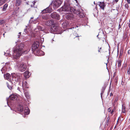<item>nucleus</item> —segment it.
Returning <instances> with one entry per match:
<instances>
[{
  "label": "nucleus",
  "mask_w": 130,
  "mask_h": 130,
  "mask_svg": "<svg viewBox=\"0 0 130 130\" xmlns=\"http://www.w3.org/2000/svg\"><path fill=\"white\" fill-rule=\"evenodd\" d=\"M61 11H64L66 12H71L79 15L80 18H83L84 16V14L83 12V10L81 8L77 10L75 8L71 7L70 5L65 4L64 6H62L60 9Z\"/></svg>",
  "instance_id": "nucleus-1"
},
{
  "label": "nucleus",
  "mask_w": 130,
  "mask_h": 130,
  "mask_svg": "<svg viewBox=\"0 0 130 130\" xmlns=\"http://www.w3.org/2000/svg\"><path fill=\"white\" fill-rule=\"evenodd\" d=\"M24 45L22 43L16 45L13 48V52L12 55L13 58L17 59L20 56L23 52Z\"/></svg>",
  "instance_id": "nucleus-2"
},
{
  "label": "nucleus",
  "mask_w": 130,
  "mask_h": 130,
  "mask_svg": "<svg viewBox=\"0 0 130 130\" xmlns=\"http://www.w3.org/2000/svg\"><path fill=\"white\" fill-rule=\"evenodd\" d=\"M46 24L48 25H54L53 27L50 28L51 32L52 33H53L54 31H58L61 28L58 27V25L57 23H55L54 21L52 20H51L50 21H47Z\"/></svg>",
  "instance_id": "nucleus-3"
},
{
  "label": "nucleus",
  "mask_w": 130,
  "mask_h": 130,
  "mask_svg": "<svg viewBox=\"0 0 130 130\" xmlns=\"http://www.w3.org/2000/svg\"><path fill=\"white\" fill-rule=\"evenodd\" d=\"M12 76V80L14 83L17 82H20L21 81L22 78V75L21 73H19L17 74L14 73L11 74Z\"/></svg>",
  "instance_id": "nucleus-4"
},
{
  "label": "nucleus",
  "mask_w": 130,
  "mask_h": 130,
  "mask_svg": "<svg viewBox=\"0 0 130 130\" xmlns=\"http://www.w3.org/2000/svg\"><path fill=\"white\" fill-rule=\"evenodd\" d=\"M16 66L18 67L19 70L21 72L25 71L26 69V66L23 63L18 62L16 63Z\"/></svg>",
  "instance_id": "nucleus-5"
},
{
  "label": "nucleus",
  "mask_w": 130,
  "mask_h": 130,
  "mask_svg": "<svg viewBox=\"0 0 130 130\" xmlns=\"http://www.w3.org/2000/svg\"><path fill=\"white\" fill-rule=\"evenodd\" d=\"M18 110L20 112H24L25 115H27L29 113V110L28 108L27 107L24 110L23 107L22 106H19V107Z\"/></svg>",
  "instance_id": "nucleus-6"
},
{
  "label": "nucleus",
  "mask_w": 130,
  "mask_h": 130,
  "mask_svg": "<svg viewBox=\"0 0 130 130\" xmlns=\"http://www.w3.org/2000/svg\"><path fill=\"white\" fill-rule=\"evenodd\" d=\"M62 3L61 0H56L54 1L53 3L54 7L56 8L59 7Z\"/></svg>",
  "instance_id": "nucleus-7"
},
{
  "label": "nucleus",
  "mask_w": 130,
  "mask_h": 130,
  "mask_svg": "<svg viewBox=\"0 0 130 130\" xmlns=\"http://www.w3.org/2000/svg\"><path fill=\"white\" fill-rule=\"evenodd\" d=\"M39 45V43L38 41L35 42L32 44V50L34 52L36 49H37Z\"/></svg>",
  "instance_id": "nucleus-8"
},
{
  "label": "nucleus",
  "mask_w": 130,
  "mask_h": 130,
  "mask_svg": "<svg viewBox=\"0 0 130 130\" xmlns=\"http://www.w3.org/2000/svg\"><path fill=\"white\" fill-rule=\"evenodd\" d=\"M51 17L53 18L59 20L60 19L59 15L56 12H54L51 14Z\"/></svg>",
  "instance_id": "nucleus-9"
},
{
  "label": "nucleus",
  "mask_w": 130,
  "mask_h": 130,
  "mask_svg": "<svg viewBox=\"0 0 130 130\" xmlns=\"http://www.w3.org/2000/svg\"><path fill=\"white\" fill-rule=\"evenodd\" d=\"M52 10V8L50 7H48L42 10V14L47 13H50L51 12Z\"/></svg>",
  "instance_id": "nucleus-10"
},
{
  "label": "nucleus",
  "mask_w": 130,
  "mask_h": 130,
  "mask_svg": "<svg viewBox=\"0 0 130 130\" xmlns=\"http://www.w3.org/2000/svg\"><path fill=\"white\" fill-rule=\"evenodd\" d=\"M52 10V8L50 7H48L42 10V14L47 13H50L51 12Z\"/></svg>",
  "instance_id": "nucleus-11"
},
{
  "label": "nucleus",
  "mask_w": 130,
  "mask_h": 130,
  "mask_svg": "<svg viewBox=\"0 0 130 130\" xmlns=\"http://www.w3.org/2000/svg\"><path fill=\"white\" fill-rule=\"evenodd\" d=\"M98 4L101 9L104 10V8L105 6L104 2H98Z\"/></svg>",
  "instance_id": "nucleus-12"
},
{
  "label": "nucleus",
  "mask_w": 130,
  "mask_h": 130,
  "mask_svg": "<svg viewBox=\"0 0 130 130\" xmlns=\"http://www.w3.org/2000/svg\"><path fill=\"white\" fill-rule=\"evenodd\" d=\"M73 17V15L71 13H67L66 15V18L68 20L72 19Z\"/></svg>",
  "instance_id": "nucleus-13"
},
{
  "label": "nucleus",
  "mask_w": 130,
  "mask_h": 130,
  "mask_svg": "<svg viewBox=\"0 0 130 130\" xmlns=\"http://www.w3.org/2000/svg\"><path fill=\"white\" fill-rule=\"evenodd\" d=\"M17 96L16 95H11L9 97V99L12 100L14 101L17 99Z\"/></svg>",
  "instance_id": "nucleus-14"
},
{
  "label": "nucleus",
  "mask_w": 130,
  "mask_h": 130,
  "mask_svg": "<svg viewBox=\"0 0 130 130\" xmlns=\"http://www.w3.org/2000/svg\"><path fill=\"white\" fill-rule=\"evenodd\" d=\"M4 76L5 79L7 80L10 79L11 75L9 73H7L4 75Z\"/></svg>",
  "instance_id": "nucleus-15"
},
{
  "label": "nucleus",
  "mask_w": 130,
  "mask_h": 130,
  "mask_svg": "<svg viewBox=\"0 0 130 130\" xmlns=\"http://www.w3.org/2000/svg\"><path fill=\"white\" fill-rule=\"evenodd\" d=\"M21 0H16L15 2L16 6H19L21 5Z\"/></svg>",
  "instance_id": "nucleus-16"
},
{
  "label": "nucleus",
  "mask_w": 130,
  "mask_h": 130,
  "mask_svg": "<svg viewBox=\"0 0 130 130\" xmlns=\"http://www.w3.org/2000/svg\"><path fill=\"white\" fill-rule=\"evenodd\" d=\"M29 72L28 71H26L24 73V76L25 77L27 78L29 76Z\"/></svg>",
  "instance_id": "nucleus-17"
},
{
  "label": "nucleus",
  "mask_w": 130,
  "mask_h": 130,
  "mask_svg": "<svg viewBox=\"0 0 130 130\" xmlns=\"http://www.w3.org/2000/svg\"><path fill=\"white\" fill-rule=\"evenodd\" d=\"M11 83H10V84H9L7 83V86L8 88L10 90H11L12 89V86L11 85Z\"/></svg>",
  "instance_id": "nucleus-18"
},
{
  "label": "nucleus",
  "mask_w": 130,
  "mask_h": 130,
  "mask_svg": "<svg viewBox=\"0 0 130 130\" xmlns=\"http://www.w3.org/2000/svg\"><path fill=\"white\" fill-rule=\"evenodd\" d=\"M126 107L123 105H122V112L125 113L126 112Z\"/></svg>",
  "instance_id": "nucleus-19"
},
{
  "label": "nucleus",
  "mask_w": 130,
  "mask_h": 130,
  "mask_svg": "<svg viewBox=\"0 0 130 130\" xmlns=\"http://www.w3.org/2000/svg\"><path fill=\"white\" fill-rule=\"evenodd\" d=\"M8 5L7 4H5L3 6V8L2 9L3 11H5Z\"/></svg>",
  "instance_id": "nucleus-20"
},
{
  "label": "nucleus",
  "mask_w": 130,
  "mask_h": 130,
  "mask_svg": "<svg viewBox=\"0 0 130 130\" xmlns=\"http://www.w3.org/2000/svg\"><path fill=\"white\" fill-rule=\"evenodd\" d=\"M105 88L106 87L105 86L103 87L102 88V92L101 93V98H102V97L103 94L104 93V91L105 90Z\"/></svg>",
  "instance_id": "nucleus-21"
},
{
  "label": "nucleus",
  "mask_w": 130,
  "mask_h": 130,
  "mask_svg": "<svg viewBox=\"0 0 130 130\" xmlns=\"http://www.w3.org/2000/svg\"><path fill=\"white\" fill-rule=\"evenodd\" d=\"M117 62H118V67L119 68H120L121 64L122 61L121 60H118Z\"/></svg>",
  "instance_id": "nucleus-22"
},
{
  "label": "nucleus",
  "mask_w": 130,
  "mask_h": 130,
  "mask_svg": "<svg viewBox=\"0 0 130 130\" xmlns=\"http://www.w3.org/2000/svg\"><path fill=\"white\" fill-rule=\"evenodd\" d=\"M24 92L26 97L27 99L29 98V97L28 93L27 92H25V91Z\"/></svg>",
  "instance_id": "nucleus-23"
},
{
  "label": "nucleus",
  "mask_w": 130,
  "mask_h": 130,
  "mask_svg": "<svg viewBox=\"0 0 130 130\" xmlns=\"http://www.w3.org/2000/svg\"><path fill=\"white\" fill-rule=\"evenodd\" d=\"M6 23V21L4 20H0V25L4 24Z\"/></svg>",
  "instance_id": "nucleus-24"
},
{
  "label": "nucleus",
  "mask_w": 130,
  "mask_h": 130,
  "mask_svg": "<svg viewBox=\"0 0 130 130\" xmlns=\"http://www.w3.org/2000/svg\"><path fill=\"white\" fill-rule=\"evenodd\" d=\"M6 0H0V6L5 3Z\"/></svg>",
  "instance_id": "nucleus-25"
},
{
  "label": "nucleus",
  "mask_w": 130,
  "mask_h": 130,
  "mask_svg": "<svg viewBox=\"0 0 130 130\" xmlns=\"http://www.w3.org/2000/svg\"><path fill=\"white\" fill-rule=\"evenodd\" d=\"M36 3V2L35 1H33L32 2H31L30 3V4H31V7H33L34 5Z\"/></svg>",
  "instance_id": "nucleus-26"
},
{
  "label": "nucleus",
  "mask_w": 130,
  "mask_h": 130,
  "mask_svg": "<svg viewBox=\"0 0 130 130\" xmlns=\"http://www.w3.org/2000/svg\"><path fill=\"white\" fill-rule=\"evenodd\" d=\"M27 84V82L26 81H24L22 82V85L23 86H26Z\"/></svg>",
  "instance_id": "nucleus-27"
},
{
  "label": "nucleus",
  "mask_w": 130,
  "mask_h": 130,
  "mask_svg": "<svg viewBox=\"0 0 130 130\" xmlns=\"http://www.w3.org/2000/svg\"><path fill=\"white\" fill-rule=\"evenodd\" d=\"M65 4H66L67 5H70V0H66V1L65 2Z\"/></svg>",
  "instance_id": "nucleus-28"
},
{
  "label": "nucleus",
  "mask_w": 130,
  "mask_h": 130,
  "mask_svg": "<svg viewBox=\"0 0 130 130\" xmlns=\"http://www.w3.org/2000/svg\"><path fill=\"white\" fill-rule=\"evenodd\" d=\"M7 52L8 51H7L6 53H5V55L7 56H10L11 55V54L10 53V52L9 53H8Z\"/></svg>",
  "instance_id": "nucleus-29"
},
{
  "label": "nucleus",
  "mask_w": 130,
  "mask_h": 130,
  "mask_svg": "<svg viewBox=\"0 0 130 130\" xmlns=\"http://www.w3.org/2000/svg\"><path fill=\"white\" fill-rule=\"evenodd\" d=\"M123 49H121L120 50V56H121L122 55V54L123 53Z\"/></svg>",
  "instance_id": "nucleus-30"
},
{
  "label": "nucleus",
  "mask_w": 130,
  "mask_h": 130,
  "mask_svg": "<svg viewBox=\"0 0 130 130\" xmlns=\"http://www.w3.org/2000/svg\"><path fill=\"white\" fill-rule=\"evenodd\" d=\"M98 35L97 36V37L99 38V40H102L103 42L104 41V40H105V39L104 38H99L98 37Z\"/></svg>",
  "instance_id": "nucleus-31"
},
{
  "label": "nucleus",
  "mask_w": 130,
  "mask_h": 130,
  "mask_svg": "<svg viewBox=\"0 0 130 130\" xmlns=\"http://www.w3.org/2000/svg\"><path fill=\"white\" fill-rule=\"evenodd\" d=\"M42 18L44 20H46L47 18V17H46V15H45V16L44 15H43L42 17Z\"/></svg>",
  "instance_id": "nucleus-32"
},
{
  "label": "nucleus",
  "mask_w": 130,
  "mask_h": 130,
  "mask_svg": "<svg viewBox=\"0 0 130 130\" xmlns=\"http://www.w3.org/2000/svg\"><path fill=\"white\" fill-rule=\"evenodd\" d=\"M125 8H128L129 7V6L127 4H126L125 5Z\"/></svg>",
  "instance_id": "nucleus-33"
},
{
  "label": "nucleus",
  "mask_w": 130,
  "mask_h": 130,
  "mask_svg": "<svg viewBox=\"0 0 130 130\" xmlns=\"http://www.w3.org/2000/svg\"><path fill=\"white\" fill-rule=\"evenodd\" d=\"M127 73L128 74H130V69L129 67V68L128 70H127Z\"/></svg>",
  "instance_id": "nucleus-34"
},
{
  "label": "nucleus",
  "mask_w": 130,
  "mask_h": 130,
  "mask_svg": "<svg viewBox=\"0 0 130 130\" xmlns=\"http://www.w3.org/2000/svg\"><path fill=\"white\" fill-rule=\"evenodd\" d=\"M37 28L39 30H41L42 29V27L40 26H38L37 27Z\"/></svg>",
  "instance_id": "nucleus-35"
},
{
  "label": "nucleus",
  "mask_w": 130,
  "mask_h": 130,
  "mask_svg": "<svg viewBox=\"0 0 130 130\" xmlns=\"http://www.w3.org/2000/svg\"><path fill=\"white\" fill-rule=\"evenodd\" d=\"M27 29L26 28L24 29V34H25L27 33Z\"/></svg>",
  "instance_id": "nucleus-36"
},
{
  "label": "nucleus",
  "mask_w": 130,
  "mask_h": 130,
  "mask_svg": "<svg viewBox=\"0 0 130 130\" xmlns=\"http://www.w3.org/2000/svg\"><path fill=\"white\" fill-rule=\"evenodd\" d=\"M43 52L42 51L40 50H39V51H38L37 52V53H43Z\"/></svg>",
  "instance_id": "nucleus-37"
},
{
  "label": "nucleus",
  "mask_w": 130,
  "mask_h": 130,
  "mask_svg": "<svg viewBox=\"0 0 130 130\" xmlns=\"http://www.w3.org/2000/svg\"><path fill=\"white\" fill-rule=\"evenodd\" d=\"M108 112H110V111H111V110L110 109V107L109 108H108Z\"/></svg>",
  "instance_id": "nucleus-38"
},
{
  "label": "nucleus",
  "mask_w": 130,
  "mask_h": 130,
  "mask_svg": "<svg viewBox=\"0 0 130 130\" xmlns=\"http://www.w3.org/2000/svg\"><path fill=\"white\" fill-rule=\"evenodd\" d=\"M127 1L128 4H129L130 3V0H127Z\"/></svg>",
  "instance_id": "nucleus-39"
},
{
  "label": "nucleus",
  "mask_w": 130,
  "mask_h": 130,
  "mask_svg": "<svg viewBox=\"0 0 130 130\" xmlns=\"http://www.w3.org/2000/svg\"><path fill=\"white\" fill-rule=\"evenodd\" d=\"M101 47H100V49L98 51L99 52H101Z\"/></svg>",
  "instance_id": "nucleus-40"
},
{
  "label": "nucleus",
  "mask_w": 130,
  "mask_h": 130,
  "mask_svg": "<svg viewBox=\"0 0 130 130\" xmlns=\"http://www.w3.org/2000/svg\"><path fill=\"white\" fill-rule=\"evenodd\" d=\"M17 89L19 91H20V92L21 91L20 90V88L19 87H18V89Z\"/></svg>",
  "instance_id": "nucleus-41"
},
{
  "label": "nucleus",
  "mask_w": 130,
  "mask_h": 130,
  "mask_svg": "<svg viewBox=\"0 0 130 130\" xmlns=\"http://www.w3.org/2000/svg\"><path fill=\"white\" fill-rule=\"evenodd\" d=\"M128 54H130V50H129L128 51Z\"/></svg>",
  "instance_id": "nucleus-42"
},
{
  "label": "nucleus",
  "mask_w": 130,
  "mask_h": 130,
  "mask_svg": "<svg viewBox=\"0 0 130 130\" xmlns=\"http://www.w3.org/2000/svg\"><path fill=\"white\" fill-rule=\"evenodd\" d=\"M113 95V94L112 93H111L110 94V96H112Z\"/></svg>",
  "instance_id": "nucleus-43"
},
{
  "label": "nucleus",
  "mask_w": 130,
  "mask_h": 130,
  "mask_svg": "<svg viewBox=\"0 0 130 130\" xmlns=\"http://www.w3.org/2000/svg\"><path fill=\"white\" fill-rule=\"evenodd\" d=\"M4 67H3V68H2V69L1 70V71H3V70H4ZM2 73H3V72H2Z\"/></svg>",
  "instance_id": "nucleus-44"
},
{
  "label": "nucleus",
  "mask_w": 130,
  "mask_h": 130,
  "mask_svg": "<svg viewBox=\"0 0 130 130\" xmlns=\"http://www.w3.org/2000/svg\"><path fill=\"white\" fill-rule=\"evenodd\" d=\"M118 1H119V0H115V2L116 3H117L118 2Z\"/></svg>",
  "instance_id": "nucleus-45"
},
{
  "label": "nucleus",
  "mask_w": 130,
  "mask_h": 130,
  "mask_svg": "<svg viewBox=\"0 0 130 130\" xmlns=\"http://www.w3.org/2000/svg\"><path fill=\"white\" fill-rule=\"evenodd\" d=\"M29 50H28V51H26V52H27V53H26V51H24V53L26 54V53H27V52H28Z\"/></svg>",
  "instance_id": "nucleus-46"
},
{
  "label": "nucleus",
  "mask_w": 130,
  "mask_h": 130,
  "mask_svg": "<svg viewBox=\"0 0 130 130\" xmlns=\"http://www.w3.org/2000/svg\"><path fill=\"white\" fill-rule=\"evenodd\" d=\"M113 112V110H112L111 112V114H112Z\"/></svg>",
  "instance_id": "nucleus-47"
},
{
  "label": "nucleus",
  "mask_w": 130,
  "mask_h": 130,
  "mask_svg": "<svg viewBox=\"0 0 130 130\" xmlns=\"http://www.w3.org/2000/svg\"><path fill=\"white\" fill-rule=\"evenodd\" d=\"M117 52L118 53L119 52V50L118 48V50H117Z\"/></svg>",
  "instance_id": "nucleus-48"
},
{
  "label": "nucleus",
  "mask_w": 130,
  "mask_h": 130,
  "mask_svg": "<svg viewBox=\"0 0 130 130\" xmlns=\"http://www.w3.org/2000/svg\"><path fill=\"white\" fill-rule=\"evenodd\" d=\"M120 24H119V27H120Z\"/></svg>",
  "instance_id": "nucleus-49"
},
{
  "label": "nucleus",
  "mask_w": 130,
  "mask_h": 130,
  "mask_svg": "<svg viewBox=\"0 0 130 130\" xmlns=\"http://www.w3.org/2000/svg\"><path fill=\"white\" fill-rule=\"evenodd\" d=\"M8 64V63H6V65H7V64Z\"/></svg>",
  "instance_id": "nucleus-50"
},
{
  "label": "nucleus",
  "mask_w": 130,
  "mask_h": 130,
  "mask_svg": "<svg viewBox=\"0 0 130 130\" xmlns=\"http://www.w3.org/2000/svg\"><path fill=\"white\" fill-rule=\"evenodd\" d=\"M3 36H4V37H4L5 34H4H4H3Z\"/></svg>",
  "instance_id": "nucleus-51"
},
{
  "label": "nucleus",
  "mask_w": 130,
  "mask_h": 130,
  "mask_svg": "<svg viewBox=\"0 0 130 130\" xmlns=\"http://www.w3.org/2000/svg\"><path fill=\"white\" fill-rule=\"evenodd\" d=\"M33 18V17H31V19H32Z\"/></svg>",
  "instance_id": "nucleus-52"
},
{
  "label": "nucleus",
  "mask_w": 130,
  "mask_h": 130,
  "mask_svg": "<svg viewBox=\"0 0 130 130\" xmlns=\"http://www.w3.org/2000/svg\"><path fill=\"white\" fill-rule=\"evenodd\" d=\"M126 66H127V65H126V64H125V67H126Z\"/></svg>",
  "instance_id": "nucleus-53"
},
{
  "label": "nucleus",
  "mask_w": 130,
  "mask_h": 130,
  "mask_svg": "<svg viewBox=\"0 0 130 130\" xmlns=\"http://www.w3.org/2000/svg\"><path fill=\"white\" fill-rule=\"evenodd\" d=\"M79 37V36H76V37Z\"/></svg>",
  "instance_id": "nucleus-54"
},
{
  "label": "nucleus",
  "mask_w": 130,
  "mask_h": 130,
  "mask_svg": "<svg viewBox=\"0 0 130 130\" xmlns=\"http://www.w3.org/2000/svg\"><path fill=\"white\" fill-rule=\"evenodd\" d=\"M30 21H31L30 20V21H29V22H30Z\"/></svg>",
  "instance_id": "nucleus-55"
},
{
  "label": "nucleus",
  "mask_w": 130,
  "mask_h": 130,
  "mask_svg": "<svg viewBox=\"0 0 130 130\" xmlns=\"http://www.w3.org/2000/svg\"><path fill=\"white\" fill-rule=\"evenodd\" d=\"M7 103H8V100H7Z\"/></svg>",
  "instance_id": "nucleus-56"
},
{
  "label": "nucleus",
  "mask_w": 130,
  "mask_h": 130,
  "mask_svg": "<svg viewBox=\"0 0 130 130\" xmlns=\"http://www.w3.org/2000/svg\"><path fill=\"white\" fill-rule=\"evenodd\" d=\"M21 33V32H20L19 33V34H20Z\"/></svg>",
  "instance_id": "nucleus-57"
},
{
  "label": "nucleus",
  "mask_w": 130,
  "mask_h": 130,
  "mask_svg": "<svg viewBox=\"0 0 130 130\" xmlns=\"http://www.w3.org/2000/svg\"><path fill=\"white\" fill-rule=\"evenodd\" d=\"M75 0L76 1H77V0Z\"/></svg>",
  "instance_id": "nucleus-58"
}]
</instances>
